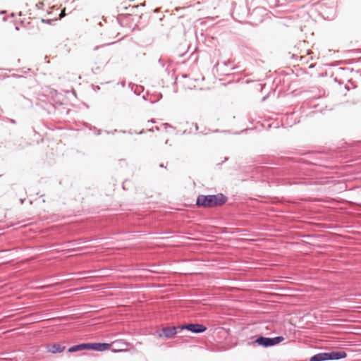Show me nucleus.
Here are the masks:
<instances>
[{
    "label": "nucleus",
    "mask_w": 361,
    "mask_h": 361,
    "mask_svg": "<svg viewBox=\"0 0 361 361\" xmlns=\"http://www.w3.org/2000/svg\"><path fill=\"white\" fill-rule=\"evenodd\" d=\"M156 130H159V127H156Z\"/></svg>",
    "instance_id": "obj_21"
},
{
    "label": "nucleus",
    "mask_w": 361,
    "mask_h": 361,
    "mask_svg": "<svg viewBox=\"0 0 361 361\" xmlns=\"http://www.w3.org/2000/svg\"><path fill=\"white\" fill-rule=\"evenodd\" d=\"M228 198L222 193L217 195H199L196 200L198 207L213 208L225 204Z\"/></svg>",
    "instance_id": "obj_1"
},
{
    "label": "nucleus",
    "mask_w": 361,
    "mask_h": 361,
    "mask_svg": "<svg viewBox=\"0 0 361 361\" xmlns=\"http://www.w3.org/2000/svg\"><path fill=\"white\" fill-rule=\"evenodd\" d=\"M178 326H166L161 329L162 334L159 333V336H164L165 338H170L178 332Z\"/></svg>",
    "instance_id": "obj_6"
},
{
    "label": "nucleus",
    "mask_w": 361,
    "mask_h": 361,
    "mask_svg": "<svg viewBox=\"0 0 361 361\" xmlns=\"http://www.w3.org/2000/svg\"><path fill=\"white\" fill-rule=\"evenodd\" d=\"M98 48H99V47H98V46H97V47H94V50H97Z\"/></svg>",
    "instance_id": "obj_17"
},
{
    "label": "nucleus",
    "mask_w": 361,
    "mask_h": 361,
    "mask_svg": "<svg viewBox=\"0 0 361 361\" xmlns=\"http://www.w3.org/2000/svg\"><path fill=\"white\" fill-rule=\"evenodd\" d=\"M329 360H337L345 358L347 353L343 350L328 352Z\"/></svg>",
    "instance_id": "obj_7"
},
{
    "label": "nucleus",
    "mask_w": 361,
    "mask_h": 361,
    "mask_svg": "<svg viewBox=\"0 0 361 361\" xmlns=\"http://www.w3.org/2000/svg\"><path fill=\"white\" fill-rule=\"evenodd\" d=\"M87 343H81L79 345H73L68 348V353H74L79 350H87Z\"/></svg>",
    "instance_id": "obj_11"
},
{
    "label": "nucleus",
    "mask_w": 361,
    "mask_h": 361,
    "mask_svg": "<svg viewBox=\"0 0 361 361\" xmlns=\"http://www.w3.org/2000/svg\"><path fill=\"white\" fill-rule=\"evenodd\" d=\"M180 330H188L193 334H201L207 330L206 326L198 323H189L178 326Z\"/></svg>",
    "instance_id": "obj_3"
},
{
    "label": "nucleus",
    "mask_w": 361,
    "mask_h": 361,
    "mask_svg": "<svg viewBox=\"0 0 361 361\" xmlns=\"http://www.w3.org/2000/svg\"><path fill=\"white\" fill-rule=\"evenodd\" d=\"M159 166L161 167V168L164 167L163 164H160Z\"/></svg>",
    "instance_id": "obj_18"
},
{
    "label": "nucleus",
    "mask_w": 361,
    "mask_h": 361,
    "mask_svg": "<svg viewBox=\"0 0 361 361\" xmlns=\"http://www.w3.org/2000/svg\"><path fill=\"white\" fill-rule=\"evenodd\" d=\"M95 134H96L97 135H100V134H101V130H99V129L96 130V131H95Z\"/></svg>",
    "instance_id": "obj_15"
},
{
    "label": "nucleus",
    "mask_w": 361,
    "mask_h": 361,
    "mask_svg": "<svg viewBox=\"0 0 361 361\" xmlns=\"http://www.w3.org/2000/svg\"><path fill=\"white\" fill-rule=\"evenodd\" d=\"M166 126H170L168 123L164 124Z\"/></svg>",
    "instance_id": "obj_20"
},
{
    "label": "nucleus",
    "mask_w": 361,
    "mask_h": 361,
    "mask_svg": "<svg viewBox=\"0 0 361 361\" xmlns=\"http://www.w3.org/2000/svg\"><path fill=\"white\" fill-rule=\"evenodd\" d=\"M142 99H145V100H146V99H146V97H145V96H142Z\"/></svg>",
    "instance_id": "obj_19"
},
{
    "label": "nucleus",
    "mask_w": 361,
    "mask_h": 361,
    "mask_svg": "<svg viewBox=\"0 0 361 361\" xmlns=\"http://www.w3.org/2000/svg\"><path fill=\"white\" fill-rule=\"evenodd\" d=\"M159 63H161V66L164 67V64L162 63L161 62V59H159Z\"/></svg>",
    "instance_id": "obj_16"
},
{
    "label": "nucleus",
    "mask_w": 361,
    "mask_h": 361,
    "mask_svg": "<svg viewBox=\"0 0 361 361\" xmlns=\"http://www.w3.org/2000/svg\"><path fill=\"white\" fill-rule=\"evenodd\" d=\"M87 344V350H93L99 352L106 350L110 348L109 343H92Z\"/></svg>",
    "instance_id": "obj_5"
},
{
    "label": "nucleus",
    "mask_w": 361,
    "mask_h": 361,
    "mask_svg": "<svg viewBox=\"0 0 361 361\" xmlns=\"http://www.w3.org/2000/svg\"><path fill=\"white\" fill-rule=\"evenodd\" d=\"M283 341H284V337L281 336H276L274 338L259 336L254 341L249 343V345H255L257 344L264 348H269L276 345Z\"/></svg>",
    "instance_id": "obj_2"
},
{
    "label": "nucleus",
    "mask_w": 361,
    "mask_h": 361,
    "mask_svg": "<svg viewBox=\"0 0 361 361\" xmlns=\"http://www.w3.org/2000/svg\"><path fill=\"white\" fill-rule=\"evenodd\" d=\"M111 350L114 353H120L126 351L129 345L128 343L125 342L123 340H116L109 344Z\"/></svg>",
    "instance_id": "obj_4"
},
{
    "label": "nucleus",
    "mask_w": 361,
    "mask_h": 361,
    "mask_svg": "<svg viewBox=\"0 0 361 361\" xmlns=\"http://www.w3.org/2000/svg\"><path fill=\"white\" fill-rule=\"evenodd\" d=\"M231 63V61L228 60L227 61H223L221 63H218V66H222L226 67Z\"/></svg>",
    "instance_id": "obj_13"
},
{
    "label": "nucleus",
    "mask_w": 361,
    "mask_h": 361,
    "mask_svg": "<svg viewBox=\"0 0 361 361\" xmlns=\"http://www.w3.org/2000/svg\"><path fill=\"white\" fill-rule=\"evenodd\" d=\"M266 12V11L263 8H261V7H257L255 8V9H253V11H252V13H250V16L253 18V20H256V21H258V22H262V19L259 18V19H255V16L256 15H258V14H261V15H263Z\"/></svg>",
    "instance_id": "obj_10"
},
{
    "label": "nucleus",
    "mask_w": 361,
    "mask_h": 361,
    "mask_svg": "<svg viewBox=\"0 0 361 361\" xmlns=\"http://www.w3.org/2000/svg\"><path fill=\"white\" fill-rule=\"evenodd\" d=\"M133 86L134 85H133L132 87H131L132 90L134 91L135 94H136L137 95L140 94V90L142 89V87H138L137 85H135V89L133 90Z\"/></svg>",
    "instance_id": "obj_12"
},
{
    "label": "nucleus",
    "mask_w": 361,
    "mask_h": 361,
    "mask_svg": "<svg viewBox=\"0 0 361 361\" xmlns=\"http://www.w3.org/2000/svg\"><path fill=\"white\" fill-rule=\"evenodd\" d=\"M47 350L53 353H61L65 350V346L59 343L49 344L47 345Z\"/></svg>",
    "instance_id": "obj_8"
},
{
    "label": "nucleus",
    "mask_w": 361,
    "mask_h": 361,
    "mask_svg": "<svg viewBox=\"0 0 361 361\" xmlns=\"http://www.w3.org/2000/svg\"><path fill=\"white\" fill-rule=\"evenodd\" d=\"M329 360L327 353H319L312 356L310 361H326Z\"/></svg>",
    "instance_id": "obj_9"
},
{
    "label": "nucleus",
    "mask_w": 361,
    "mask_h": 361,
    "mask_svg": "<svg viewBox=\"0 0 361 361\" xmlns=\"http://www.w3.org/2000/svg\"><path fill=\"white\" fill-rule=\"evenodd\" d=\"M65 16H66L65 9H63V11H61V12L59 15V17H60V18H63Z\"/></svg>",
    "instance_id": "obj_14"
}]
</instances>
